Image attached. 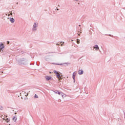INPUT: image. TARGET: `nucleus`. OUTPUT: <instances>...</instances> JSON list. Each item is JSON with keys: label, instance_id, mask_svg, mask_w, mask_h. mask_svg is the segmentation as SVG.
Segmentation results:
<instances>
[{"label": "nucleus", "instance_id": "1", "mask_svg": "<svg viewBox=\"0 0 125 125\" xmlns=\"http://www.w3.org/2000/svg\"><path fill=\"white\" fill-rule=\"evenodd\" d=\"M17 61H18L19 65H26L27 64H28V60L23 58H20L17 60Z\"/></svg>", "mask_w": 125, "mask_h": 125}, {"label": "nucleus", "instance_id": "2", "mask_svg": "<svg viewBox=\"0 0 125 125\" xmlns=\"http://www.w3.org/2000/svg\"><path fill=\"white\" fill-rule=\"evenodd\" d=\"M38 26H39V23L34 22L33 25L32 31L33 32H36L37 28H38Z\"/></svg>", "mask_w": 125, "mask_h": 125}, {"label": "nucleus", "instance_id": "3", "mask_svg": "<svg viewBox=\"0 0 125 125\" xmlns=\"http://www.w3.org/2000/svg\"><path fill=\"white\" fill-rule=\"evenodd\" d=\"M54 74H56V76L57 79H59V80H60V79H61L60 78V77H61V75H60V74H58V72L56 71L54 72Z\"/></svg>", "mask_w": 125, "mask_h": 125}, {"label": "nucleus", "instance_id": "4", "mask_svg": "<svg viewBox=\"0 0 125 125\" xmlns=\"http://www.w3.org/2000/svg\"><path fill=\"white\" fill-rule=\"evenodd\" d=\"M93 48L95 49V50H98L99 51H100V49H99V46L97 44L93 46Z\"/></svg>", "mask_w": 125, "mask_h": 125}, {"label": "nucleus", "instance_id": "5", "mask_svg": "<svg viewBox=\"0 0 125 125\" xmlns=\"http://www.w3.org/2000/svg\"><path fill=\"white\" fill-rule=\"evenodd\" d=\"M3 48H4V45L3 44H0V52H1V51H3Z\"/></svg>", "mask_w": 125, "mask_h": 125}, {"label": "nucleus", "instance_id": "6", "mask_svg": "<svg viewBox=\"0 0 125 125\" xmlns=\"http://www.w3.org/2000/svg\"><path fill=\"white\" fill-rule=\"evenodd\" d=\"M10 21L11 23H14L15 22V20L13 18H10Z\"/></svg>", "mask_w": 125, "mask_h": 125}, {"label": "nucleus", "instance_id": "7", "mask_svg": "<svg viewBox=\"0 0 125 125\" xmlns=\"http://www.w3.org/2000/svg\"><path fill=\"white\" fill-rule=\"evenodd\" d=\"M79 75H83V70H79L78 71Z\"/></svg>", "mask_w": 125, "mask_h": 125}, {"label": "nucleus", "instance_id": "8", "mask_svg": "<svg viewBox=\"0 0 125 125\" xmlns=\"http://www.w3.org/2000/svg\"><path fill=\"white\" fill-rule=\"evenodd\" d=\"M45 79L47 81H50V80L51 79V76H45Z\"/></svg>", "mask_w": 125, "mask_h": 125}, {"label": "nucleus", "instance_id": "9", "mask_svg": "<svg viewBox=\"0 0 125 125\" xmlns=\"http://www.w3.org/2000/svg\"><path fill=\"white\" fill-rule=\"evenodd\" d=\"M76 74L77 73L74 72L72 75V78H73V79L74 80V83H75V77H76Z\"/></svg>", "mask_w": 125, "mask_h": 125}, {"label": "nucleus", "instance_id": "10", "mask_svg": "<svg viewBox=\"0 0 125 125\" xmlns=\"http://www.w3.org/2000/svg\"><path fill=\"white\" fill-rule=\"evenodd\" d=\"M17 120V117H16V116H14L13 118V121H14V122H16Z\"/></svg>", "mask_w": 125, "mask_h": 125}, {"label": "nucleus", "instance_id": "11", "mask_svg": "<svg viewBox=\"0 0 125 125\" xmlns=\"http://www.w3.org/2000/svg\"><path fill=\"white\" fill-rule=\"evenodd\" d=\"M76 42L78 43V44H80V39H77L76 40Z\"/></svg>", "mask_w": 125, "mask_h": 125}, {"label": "nucleus", "instance_id": "12", "mask_svg": "<svg viewBox=\"0 0 125 125\" xmlns=\"http://www.w3.org/2000/svg\"><path fill=\"white\" fill-rule=\"evenodd\" d=\"M57 94H59V95H62V94H63V93L62 92H58Z\"/></svg>", "mask_w": 125, "mask_h": 125}, {"label": "nucleus", "instance_id": "13", "mask_svg": "<svg viewBox=\"0 0 125 125\" xmlns=\"http://www.w3.org/2000/svg\"><path fill=\"white\" fill-rule=\"evenodd\" d=\"M62 98H64V97H66V95L65 94H64L63 93L62 95Z\"/></svg>", "mask_w": 125, "mask_h": 125}, {"label": "nucleus", "instance_id": "14", "mask_svg": "<svg viewBox=\"0 0 125 125\" xmlns=\"http://www.w3.org/2000/svg\"><path fill=\"white\" fill-rule=\"evenodd\" d=\"M45 58L46 61H49V58H47V56H46Z\"/></svg>", "mask_w": 125, "mask_h": 125}, {"label": "nucleus", "instance_id": "15", "mask_svg": "<svg viewBox=\"0 0 125 125\" xmlns=\"http://www.w3.org/2000/svg\"><path fill=\"white\" fill-rule=\"evenodd\" d=\"M60 44H61L62 46V45H63V44H62V42H61L60 43H57V45H60Z\"/></svg>", "mask_w": 125, "mask_h": 125}, {"label": "nucleus", "instance_id": "16", "mask_svg": "<svg viewBox=\"0 0 125 125\" xmlns=\"http://www.w3.org/2000/svg\"><path fill=\"white\" fill-rule=\"evenodd\" d=\"M34 98H39V96H38V95L35 94L34 96Z\"/></svg>", "mask_w": 125, "mask_h": 125}, {"label": "nucleus", "instance_id": "17", "mask_svg": "<svg viewBox=\"0 0 125 125\" xmlns=\"http://www.w3.org/2000/svg\"><path fill=\"white\" fill-rule=\"evenodd\" d=\"M54 92H55V93L57 94L59 92V91L58 90H56V91H54Z\"/></svg>", "mask_w": 125, "mask_h": 125}, {"label": "nucleus", "instance_id": "18", "mask_svg": "<svg viewBox=\"0 0 125 125\" xmlns=\"http://www.w3.org/2000/svg\"><path fill=\"white\" fill-rule=\"evenodd\" d=\"M9 119H8V118H7L6 119V121L7 122V123H8L9 122Z\"/></svg>", "mask_w": 125, "mask_h": 125}, {"label": "nucleus", "instance_id": "19", "mask_svg": "<svg viewBox=\"0 0 125 125\" xmlns=\"http://www.w3.org/2000/svg\"><path fill=\"white\" fill-rule=\"evenodd\" d=\"M0 110H3V107L1 106H0Z\"/></svg>", "mask_w": 125, "mask_h": 125}, {"label": "nucleus", "instance_id": "20", "mask_svg": "<svg viewBox=\"0 0 125 125\" xmlns=\"http://www.w3.org/2000/svg\"><path fill=\"white\" fill-rule=\"evenodd\" d=\"M56 65H63V63H56Z\"/></svg>", "mask_w": 125, "mask_h": 125}, {"label": "nucleus", "instance_id": "21", "mask_svg": "<svg viewBox=\"0 0 125 125\" xmlns=\"http://www.w3.org/2000/svg\"><path fill=\"white\" fill-rule=\"evenodd\" d=\"M56 10H57V11H59V9H58V8L57 7Z\"/></svg>", "mask_w": 125, "mask_h": 125}, {"label": "nucleus", "instance_id": "22", "mask_svg": "<svg viewBox=\"0 0 125 125\" xmlns=\"http://www.w3.org/2000/svg\"><path fill=\"white\" fill-rule=\"evenodd\" d=\"M9 43H10L9 41L7 42V44H9Z\"/></svg>", "mask_w": 125, "mask_h": 125}, {"label": "nucleus", "instance_id": "23", "mask_svg": "<svg viewBox=\"0 0 125 125\" xmlns=\"http://www.w3.org/2000/svg\"><path fill=\"white\" fill-rule=\"evenodd\" d=\"M10 15H11L12 16V13H10Z\"/></svg>", "mask_w": 125, "mask_h": 125}, {"label": "nucleus", "instance_id": "24", "mask_svg": "<svg viewBox=\"0 0 125 125\" xmlns=\"http://www.w3.org/2000/svg\"><path fill=\"white\" fill-rule=\"evenodd\" d=\"M28 95H29L28 94V93H27V94L25 95V96H28Z\"/></svg>", "mask_w": 125, "mask_h": 125}, {"label": "nucleus", "instance_id": "25", "mask_svg": "<svg viewBox=\"0 0 125 125\" xmlns=\"http://www.w3.org/2000/svg\"><path fill=\"white\" fill-rule=\"evenodd\" d=\"M17 113H16V112H15V115H17Z\"/></svg>", "mask_w": 125, "mask_h": 125}, {"label": "nucleus", "instance_id": "26", "mask_svg": "<svg viewBox=\"0 0 125 125\" xmlns=\"http://www.w3.org/2000/svg\"><path fill=\"white\" fill-rule=\"evenodd\" d=\"M109 37H112V35L111 34L109 35Z\"/></svg>", "mask_w": 125, "mask_h": 125}, {"label": "nucleus", "instance_id": "27", "mask_svg": "<svg viewBox=\"0 0 125 125\" xmlns=\"http://www.w3.org/2000/svg\"><path fill=\"white\" fill-rule=\"evenodd\" d=\"M8 16H10V14H8Z\"/></svg>", "mask_w": 125, "mask_h": 125}, {"label": "nucleus", "instance_id": "28", "mask_svg": "<svg viewBox=\"0 0 125 125\" xmlns=\"http://www.w3.org/2000/svg\"><path fill=\"white\" fill-rule=\"evenodd\" d=\"M59 102H61V100H60V101H58Z\"/></svg>", "mask_w": 125, "mask_h": 125}, {"label": "nucleus", "instance_id": "29", "mask_svg": "<svg viewBox=\"0 0 125 125\" xmlns=\"http://www.w3.org/2000/svg\"><path fill=\"white\" fill-rule=\"evenodd\" d=\"M78 36H81V34H78Z\"/></svg>", "mask_w": 125, "mask_h": 125}, {"label": "nucleus", "instance_id": "30", "mask_svg": "<svg viewBox=\"0 0 125 125\" xmlns=\"http://www.w3.org/2000/svg\"><path fill=\"white\" fill-rule=\"evenodd\" d=\"M12 112H14V110H12Z\"/></svg>", "mask_w": 125, "mask_h": 125}, {"label": "nucleus", "instance_id": "31", "mask_svg": "<svg viewBox=\"0 0 125 125\" xmlns=\"http://www.w3.org/2000/svg\"><path fill=\"white\" fill-rule=\"evenodd\" d=\"M76 0V1H78V0Z\"/></svg>", "mask_w": 125, "mask_h": 125}, {"label": "nucleus", "instance_id": "32", "mask_svg": "<svg viewBox=\"0 0 125 125\" xmlns=\"http://www.w3.org/2000/svg\"><path fill=\"white\" fill-rule=\"evenodd\" d=\"M17 4H18V2H17V3H16Z\"/></svg>", "mask_w": 125, "mask_h": 125}, {"label": "nucleus", "instance_id": "33", "mask_svg": "<svg viewBox=\"0 0 125 125\" xmlns=\"http://www.w3.org/2000/svg\"><path fill=\"white\" fill-rule=\"evenodd\" d=\"M21 99H23V97H21Z\"/></svg>", "mask_w": 125, "mask_h": 125}, {"label": "nucleus", "instance_id": "34", "mask_svg": "<svg viewBox=\"0 0 125 125\" xmlns=\"http://www.w3.org/2000/svg\"><path fill=\"white\" fill-rule=\"evenodd\" d=\"M79 27H81V25H79Z\"/></svg>", "mask_w": 125, "mask_h": 125}, {"label": "nucleus", "instance_id": "35", "mask_svg": "<svg viewBox=\"0 0 125 125\" xmlns=\"http://www.w3.org/2000/svg\"><path fill=\"white\" fill-rule=\"evenodd\" d=\"M58 6H60V5H58Z\"/></svg>", "mask_w": 125, "mask_h": 125}, {"label": "nucleus", "instance_id": "36", "mask_svg": "<svg viewBox=\"0 0 125 125\" xmlns=\"http://www.w3.org/2000/svg\"><path fill=\"white\" fill-rule=\"evenodd\" d=\"M1 73H3V72L2 71Z\"/></svg>", "mask_w": 125, "mask_h": 125}, {"label": "nucleus", "instance_id": "37", "mask_svg": "<svg viewBox=\"0 0 125 125\" xmlns=\"http://www.w3.org/2000/svg\"><path fill=\"white\" fill-rule=\"evenodd\" d=\"M60 54H62V53H61Z\"/></svg>", "mask_w": 125, "mask_h": 125}]
</instances>
